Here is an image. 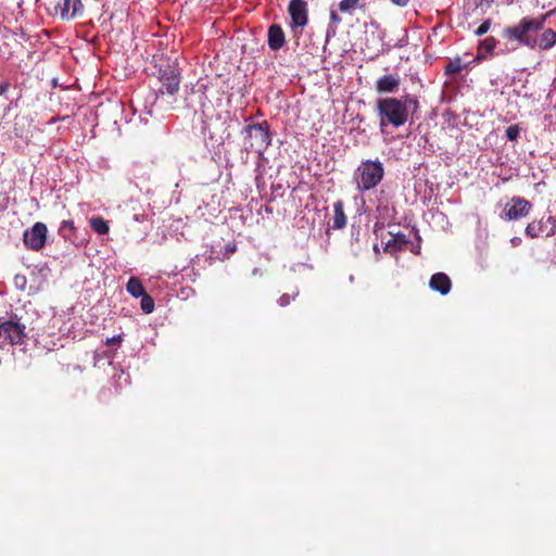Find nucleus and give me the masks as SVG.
Listing matches in <instances>:
<instances>
[{
	"label": "nucleus",
	"mask_w": 556,
	"mask_h": 556,
	"mask_svg": "<svg viewBox=\"0 0 556 556\" xmlns=\"http://www.w3.org/2000/svg\"><path fill=\"white\" fill-rule=\"evenodd\" d=\"M419 109L418 98L407 93L401 98H380L376 102V111L380 127L388 125L399 128L403 126Z\"/></svg>",
	"instance_id": "nucleus-1"
},
{
	"label": "nucleus",
	"mask_w": 556,
	"mask_h": 556,
	"mask_svg": "<svg viewBox=\"0 0 556 556\" xmlns=\"http://www.w3.org/2000/svg\"><path fill=\"white\" fill-rule=\"evenodd\" d=\"M554 14V10L536 17L525 16L515 26L504 29L503 37L508 41H516L521 46L534 49L538 31L544 28L546 21Z\"/></svg>",
	"instance_id": "nucleus-2"
},
{
	"label": "nucleus",
	"mask_w": 556,
	"mask_h": 556,
	"mask_svg": "<svg viewBox=\"0 0 556 556\" xmlns=\"http://www.w3.org/2000/svg\"><path fill=\"white\" fill-rule=\"evenodd\" d=\"M245 151H255L262 154L271 144V134L267 121L248 124L242 129Z\"/></svg>",
	"instance_id": "nucleus-3"
},
{
	"label": "nucleus",
	"mask_w": 556,
	"mask_h": 556,
	"mask_svg": "<svg viewBox=\"0 0 556 556\" xmlns=\"http://www.w3.org/2000/svg\"><path fill=\"white\" fill-rule=\"evenodd\" d=\"M384 168L379 160L362 162L354 172L353 179L361 191H367L380 184Z\"/></svg>",
	"instance_id": "nucleus-4"
},
{
	"label": "nucleus",
	"mask_w": 556,
	"mask_h": 556,
	"mask_svg": "<svg viewBox=\"0 0 556 556\" xmlns=\"http://www.w3.org/2000/svg\"><path fill=\"white\" fill-rule=\"evenodd\" d=\"M25 338V326L16 320L0 319V346L17 345Z\"/></svg>",
	"instance_id": "nucleus-5"
},
{
	"label": "nucleus",
	"mask_w": 556,
	"mask_h": 556,
	"mask_svg": "<svg viewBox=\"0 0 556 556\" xmlns=\"http://www.w3.org/2000/svg\"><path fill=\"white\" fill-rule=\"evenodd\" d=\"M47 233V226L43 223L37 222L31 228L24 231V244L33 251H40L46 244Z\"/></svg>",
	"instance_id": "nucleus-6"
},
{
	"label": "nucleus",
	"mask_w": 556,
	"mask_h": 556,
	"mask_svg": "<svg viewBox=\"0 0 556 556\" xmlns=\"http://www.w3.org/2000/svg\"><path fill=\"white\" fill-rule=\"evenodd\" d=\"M532 204L520 197H513L505 205L504 217L508 220H517L529 215Z\"/></svg>",
	"instance_id": "nucleus-7"
},
{
	"label": "nucleus",
	"mask_w": 556,
	"mask_h": 556,
	"mask_svg": "<svg viewBox=\"0 0 556 556\" xmlns=\"http://www.w3.org/2000/svg\"><path fill=\"white\" fill-rule=\"evenodd\" d=\"M288 13L291 17L290 27L303 28L308 22V10L305 0H291L288 5Z\"/></svg>",
	"instance_id": "nucleus-8"
},
{
	"label": "nucleus",
	"mask_w": 556,
	"mask_h": 556,
	"mask_svg": "<svg viewBox=\"0 0 556 556\" xmlns=\"http://www.w3.org/2000/svg\"><path fill=\"white\" fill-rule=\"evenodd\" d=\"M160 80L162 83L161 92H166L173 96L179 90L180 79L179 75L175 72V70H161Z\"/></svg>",
	"instance_id": "nucleus-9"
},
{
	"label": "nucleus",
	"mask_w": 556,
	"mask_h": 556,
	"mask_svg": "<svg viewBox=\"0 0 556 556\" xmlns=\"http://www.w3.org/2000/svg\"><path fill=\"white\" fill-rule=\"evenodd\" d=\"M401 85V78L396 74H388L381 76L376 81V90L379 93H393Z\"/></svg>",
	"instance_id": "nucleus-10"
},
{
	"label": "nucleus",
	"mask_w": 556,
	"mask_h": 556,
	"mask_svg": "<svg viewBox=\"0 0 556 556\" xmlns=\"http://www.w3.org/2000/svg\"><path fill=\"white\" fill-rule=\"evenodd\" d=\"M56 10L60 11L62 18L72 20L81 13L83 3L81 0H63L62 3L56 7Z\"/></svg>",
	"instance_id": "nucleus-11"
},
{
	"label": "nucleus",
	"mask_w": 556,
	"mask_h": 556,
	"mask_svg": "<svg viewBox=\"0 0 556 556\" xmlns=\"http://www.w3.org/2000/svg\"><path fill=\"white\" fill-rule=\"evenodd\" d=\"M267 42L270 50L277 51L286 43L285 33L281 26L273 24L268 28Z\"/></svg>",
	"instance_id": "nucleus-12"
},
{
	"label": "nucleus",
	"mask_w": 556,
	"mask_h": 556,
	"mask_svg": "<svg viewBox=\"0 0 556 556\" xmlns=\"http://www.w3.org/2000/svg\"><path fill=\"white\" fill-rule=\"evenodd\" d=\"M429 286L433 291L445 295L451 291L452 281L446 274L437 273L431 276Z\"/></svg>",
	"instance_id": "nucleus-13"
},
{
	"label": "nucleus",
	"mask_w": 556,
	"mask_h": 556,
	"mask_svg": "<svg viewBox=\"0 0 556 556\" xmlns=\"http://www.w3.org/2000/svg\"><path fill=\"white\" fill-rule=\"evenodd\" d=\"M556 45V31L552 28L544 29L535 38L534 49L549 50Z\"/></svg>",
	"instance_id": "nucleus-14"
},
{
	"label": "nucleus",
	"mask_w": 556,
	"mask_h": 556,
	"mask_svg": "<svg viewBox=\"0 0 556 556\" xmlns=\"http://www.w3.org/2000/svg\"><path fill=\"white\" fill-rule=\"evenodd\" d=\"M346 225V216L343 210L342 201H337L333 203V229H342Z\"/></svg>",
	"instance_id": "nucleus-15"
},
{
	"label": "nucleus",
	"mask_w": 556,
	"mask_h": 556,
	"mask_svg": "<svg viewBox=\"0 0 556 556\" xmlns=\"http://www.w3.org/2000/svg\"><path fill=\"white\" fill-rule=\"evenodd\" d=\"M552 220H553L552 217H548L546 219V222L543 220V219H541V220H533L532 223L528 224V226L526 227V235L529 238H532V239L533 238H538L539 236L544 233L546 223H549Z\"/></svg>",
	"instance_id": "nucleus-16"
},
{
	"label": "nucleus",
	"mask_w": 556,
	"mask_h": 556,
	"mask_svg": "<svg viewBox=\"0 0 556 556\" xmlns=\"http://www.w3.org/2000/svg\"><path fill=\"white\" fill-rule=\"evenodd\" d=\"M91 229L99 235H106L110 230L108 222L101 216L90 218Z\"/></svg>",
	"instance_id": "nucleus-17"
},
{
	"label": "nucleus",
	"mask_w": 556,
	"mask_h": 556,
	"mask_svg": "<svg viewBox=\"0 0 556 556\" xmlns=\"http://www.w3.org/2000/svg\"><path fill=\"white\" fill-rule=\"evenodd\" d=\"M126 289L134 298H140L146 293L141 281L136 277H131L128 280Z\"/></svg>",
	"instance_id": "nucleus-18"
},
{
	"label": "nucleus",
	"mask_w": 556,
	"mask_h": 556,
	"mask_svg": "<svg viewBox=\"0 0 556 556\" xmlns=\"http://www.w3.org/2000/svg\"><path fill=\"white\" fill-rule=\"evenodd\" d=\"M466 65L463 63L459 56H456L448 61V63L444 67L445 75H456L458 74Z\"/></svg>",
	"instance_id": "nucleus-19"
},
{
	"label": "nucleus",
	"mask_w": 556,
	"mask_h": 556,
	"mask_svg": "<svg viewBox=\"0 0 556 556\" xmlns=\"http://www.w3.org/2000/svg\"><path fill=\"white\" fill-rule=\"evenodd\" d=\"M407 243L406 237L401 236V241L397 243V239L391 238L384 247V251L388 253H396L397 251H401L404 245Z\"/></svg>",
	"instance_id": "nucleus-20"
},
{
	"label": "nucleus",
	"mask_w": 556,
	"mask_h": 556,
	"mask_svg": "<svg viewBox=\"0 0 556 556\" xmlns=\"http://www.w3.org/2000/svg\"><path fill=\"white\" fill-rule=\"evenodd\" d=\"M359 4V0H341L339 10L343 13L352 14Z\"/></svg>",
	"instance_id": "nucleus-21"
},
{
	"label": "nucleus",
	"mask_w": 556,
	"mask_h": 556,
	"mask_svg": "<svg viewBox=\"0 0 556 556\" xmlns=\"http://www.w3.org/2000/svg\"><path fill=\"white\" fill-rule=\"evenodd\" d=\"M140 298H141V302H140L141 309L146 314L152 313L154 309L153 299L147 292L143 295H141Z\"/></svg>",
	"instance_id": "nucleus-22"
},
{
	"label": "nucleus",
	"mask_w": 556,
	"mask_h": 556,
	"mask_svg": "<svg viewBox=\"0 0 556 556\" xmlns=\"http://www.w3.org/2000/svg\"><path fill=\"white\" fill-rule=\"evenodd\" d=\"M520 131H521V128L519 127V125H510L506 129V138L509 141H516L520 136Z\"/></svg>",
	"instance_id": "nucleus-23"
},
{
	"label": "nucleus",
	"mask_w": 556,
	"mask_h": 556,
	"mask_svg": "<svg viewBox=\"0 0 556 556\" xmlns=\"http://www.w3.org/2000/svg\"><path fill=\"white\" fill-rule=\"evenodd\" d=\"M66 230H70V231H74L75 230V226H74V222L68 219V220H63L61 223V226H60V233L64 237V238H68V236L66 235Z\"/></svg>",
	"instance_id": "nucleus-24"
},
{
	"label": "nucleus",
	"mask_w": 556,
	"mask_h": 556,
	"mask_svg": "<svg viewBox=\"0 0 556 556\" xmlns=\"http://www.w3.org/2000/svg\"><path fill=\"white\" fill-rule=\"evenodd\" d=\"M491 27V20H485L481 23V25L475 30L476 36H482L489 31Z\"/></svg>",
	"instance_id": "nucleus-25"
},
{
	"label": "nucleus",
	"mask_w": 556,
	"mask_h": 556,
	"mask_svg": "<svg viewBox=\"0 0 556 556\" xmlns=\"http://www.w3.org/2000/svg\"><path fill=\"white\" fill-rule=\"evenodd\" d=\"M496 43L497 41L495 40V38L493 37H488L485 38L481 46L486 50V51H493L496 47Z\"/></svg>",
	"instance_id": "nucleus-26"
},
{
	"label": "nucleus",
	"mask_w": 556,
	"mask_h": 556,
	"mask_svg": "<svg viewBox=\"0 0 556 556\" xmlns=\"http://www.w3.org/2000/svg\"><path fill=\"white\" fill-rule=\"evenodd\" d=\"M122 341H123V336L122 334H117V336H114L112 338H108L106 341H105V344L106 345L119 344Z\"/></svg>",
	"instance_id": "nucleus-27"
},
{
	"label": "nucleus",
	"mask_w": 556,
	"mask_h": 556,
	"mask_svg": "<svg viewBox=\"0 0 556 556\" xmlns=\"http://www.w3.org/2000/svg\"><path fill=\"white\" fill-rule=\"evenodd\" d=\"M291 302V296L287 293L282 294L279 299H278V304L280 306H287L289 305Z\"/></svg>",
	"instance_id": "nucleus-28"
},
{
	"label": "nucleus",
	"mask_w": 556,
	"mask_h": 556,
	"mask_svg": "<svg viewBox=\"0 0 556 556\" xmlns=\"http://www.w3.org/2000/svg\"><path fill=\"white\" fill-rule=\"evenodd\" d=\"M330 20L333 24H340L342 21L341 17L339 16L338 12L334 10H331V12H330Z\"/></svg>",
	"instance_id": "nucleus-29"
},
{
	"label": "nucleus",
	"mask_w": 556,
	"mask_h": 556,
	"mask_svg": "<svg viewBox=\"0 0 556 556\" xmlns=\"http://www.w3.org/2000/svg\"><path fill=\"white\" fill-rule=\"evenodd\" d=\"M15 283H16V286H21L23 288L26 283L25 276H20V275L15 276Z\"/></svg>",
	"instance_id": "nucleus-30"
},
{
	"label": "nucleus",
	"mask_w": 556,
	"mask_h": 556,
	"mask_svg": "<svg viewBox=\"0 0 556 556\" xmlns=\"http://www.w3.org/2000/svg\"><path fill=\"white\" fill-rule=\"evenodd\" d=\"M391 1L399 7H405L409 0H391Z\"/></svg>",
	"instance_id": "nucleus-31"
},
{
	"label": "nucleus",
	"mask_w": 556,
	"mask_h": 556,
	"mask_svg": "<svg viewBox=\"0 0 556 556\" xmlns=\"http://www.w3.org/2000/svg\"><path fill=\"white\" fill-rule=\"evenodd\" d=\"M9 87V84H0V94H3Z\"/></svg>",
	"instance_id": "nucleus-32"
},
{
	"label": "nucleus",
	"mask_w": 556,
	"mask_h": 556,
	"mask_svg": "<svg viewBox=\"0 0 556 556\" xmlns=\"http://www.w3.org/2000/svg\"><path fill=\"white\" fill-rule=\"evenodd\" d=\"M519 241H520V239H519V238H513V239H511V243H513L514 245L518 244V243H519Z\"/></svg>",
	"instance_id": "nucleus-33"
},
{
	"label": "nucleus",
	"mask_w": 556,
	"mask_h": 556,
	"mask_svg": "<svg viewBox=\"0 0 556 556\" xmlns=\"http://www.w3.org/2000/svg\"><path fill=\"white\" fill-rule=\"evenodd\" d=\"M227 251L228 252H235L236 251V247L235 245L233 247L228 245L227 247Z\"/></svg>",
	"instance_id": "nucleus-34"
},
{
	"label": "nucleus",
	"mask_w": 556,
	"mask_h": 556,
	"mask_svg": "<svg viewBox=\"0 0 556 556\" xmlns=\"http://www.w3.org/2000/svg\"><path fill=\"white\" fill-rule=\"evenodd\" d=\"M401 236H402V235H401V233H399V235H396V236H394V237H392V238H393V239H397V243H400V241H401Z\"/></svg>",
	"instance_id": "nucleus-35"
},
{
	"label": "nucleus",
	"mask_w": 556,
	"mask_h": 556,
	"mask_svg": "<svg viewBox=\"0 0 556 556\" xmlns=\"http://www.w3.org/2000/svg\"><path fill=\"white\" fill-rule=\"evenodd\" d=\"M554 232H555V230L552 229L551 231L546 232V236H552V235H554Z\"/></svg>",
	"instance_id": "nucleus-36"
},
{
	"label": "nucleus",
	"mask_w": 556,
	"mask_h": 556,
	"mask_svg": "<svg viewBox=\"0 0 556 556\" xmlns=\"http://www.w3.org/2000/svg\"><path fill=\"white\" fill-rule=\"evenodd\" d=\"M375 252L379 253V249H378L377 244L375 245Z\"/></svg>",
	"instance_id": "nucleus-37"
}]
</instances>
